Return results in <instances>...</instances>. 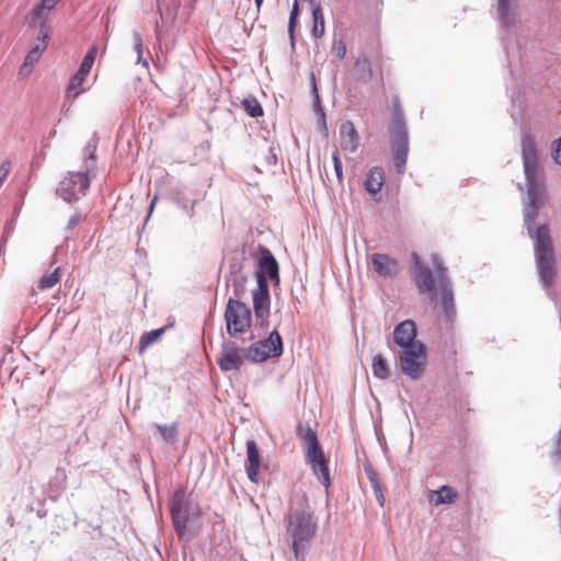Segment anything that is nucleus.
<instances>
[{
	"label": "nucleus",
	"instance_id": "f257e3e1",
	"mask_svg": "<svg viewBox=\"0 0 561 561\" xmlns=\"http://www.w3.org/2000/svg\"><path fill=\"white\" fill-rule=\"evenodd\" d=\"M538 206L528 204L524 207V222L534 244V257L539 282L546 294L556 298L558 280L557 259L550 228L547 224L536 226Z\"/></svg>",
	"mask_w": 561,
	"mask_h": 561
},
{
	"label": "nucleus",
	"instance_id": "f03ea898",
	"mask_svg": "<svg viewBox=\"0 0 561 561\" xmlns=\"http://www.w3.org/2000/svg\"><path fill=\"white\" fill-rule=\"evenodd\" d=\"M414 261V282L421 294H427L431 301L440 299L442 308L448 319L455 316L454 294L447 277L446 268L437 254L432 255V264L436 271V278L432 271L421 264L416 253L412 254Z\"/></svg>",
	"mask_w": 561,
	"mask_h": 561
},
{
	"label": "nucleus",
	"instance_id": "7ed1b4c3",
	"mask_svg": "<svg viewBox=\"0 0 561 561\" xmlns=\"http://www.w3.org/2000/svg\"><path fill=\"white\" fill-rule=\"evenodd\" d=\"M520 146L528 204L541 207L547 202V193L543 183L539 180L540 156L535 137L530 134L523 135Z\"/></svg>",
	"mask_w": 561,
	"mask_h": 561
},
{
	"label": "nucleus",
	"instance_id": "20e7f679",
	"mask_svg": "<svg viewBox=\"0 0 561 561\" xmlns=\"http://www.w3.org/2000/svg\"><path fill=\"white\" fill-rule=\"evenodd\" d=\"M318 529L317 519L307 510L297 511L288 515L286 536L290 540L295 558L305 561L306 553Z\"/></svg>",
	"mask_w": 561,
	"mask_h": 561
},
{
	"label": "nucleus",
	"instance_id": "39448f33",
	"mask_svg": "<svg viewBox=\"0 0 561 561\" xmlns=\"http://www.w3.org/2000/svg\"><path fill=\"white\" fill-rule=\"evenodd\" d=\"M427 359L426 347L422 342H416L411 347L402 348L399 352L401 370L412 380L420 379L425 370Z\"/></svg>",
	"mask_w": 561,
	"mask_h": 561
},
{
	"label": "nucleus",
	"instance_id": "423d86ee",
	"mask_svg": "<svg viewBox=\"0 0 561 561\" xmlns=\"http://www.w3.org/2000/svg\"><path fill=\"white\" fill-rule=\"evenodd\" d=\"M227 332L230 336L245 333L251 327V310L240 300L229 299L225 310Z\"/></svg>",
	"mask_w": 561,
	"mask_h": 561
},
{
	"label": "nucleus",
	"instance_id": "0eeeda50",
	"mask_svg": "<svg viewBox=\"0 0 561 561\" xmlns=\"http://www.w3.org/2000/svg\"><path fill=\"white\" fill-rule=\"evenodd\" d=\"M283 354V340L277 330H273L266 340H260L249 346L245 358L253 363H262Z\"/></svg>",
	"mask_w": 561,
	"mask_h": 561
},
{
	"label": "nucleus",
	"instance_id": "6e6552de",
	"mask_svg": "<svg viewBox=\"0 0 561 561\" xmlns=\"http://www.w3.org/2000/svg\"><path fill=\"white\" fill-rule=\"evenodd\" d=\"M89 185L90 178L87 172H69L60 182L58 193L66 202L70 203L81 198Z\"/></svg>",
	"mask_w": 561,
	"mask_h": 561
},
{
	"label": "nucleus",
	"instance_id": "1a4fd4ad",
	"mask_svg": "<svg viewBox=\"0 0 561 561\" xmlns=\"http://www.w3.org/2000/svg\"><path fill=\"white\" fill-rule=\"evenodd\" d=\"M393 162L397 171L403 173L408 156V134L401 119H396L390 128Z\"/></svg>",
	"mask_w": 561,
	"mask_h": 561
},
{
	"label": "nucleus",
	"instance_id": "9d476101",
	"mask_svg": "<svg viewBox=\"0 0 561 561\" xmlns=\"http://www.w3.org/2000/svg\"><path fill=\"white\" fill-rule=\"evenodd\" d=\"M245 353L234 343L229 342L222 345L217 358V365L222 371L239 370L243 365Z\"/></svg>",
	"mask_w": 561,
	"mask_h": 561
},
{
	"label": "nucleus",
	"instance_id": "9b49d317",
	"mask_svg": "<svg viewBox=\"0 0 561 561\" xmlns=\"http://www.w3.org/2000/svg\"><path fill=\"white\" fill-rule=\"evenodd\" d=\"M171 514L174 528L178 535L182 537L188 520V503L186 501L185 491L179 490L174 493L171 504Z\"/></svg>",
	"mask_w": 561,
	"mask_h": 561
},
{
	"label": "nucleus",
	"instance_id": "f8f14e48",
	"mask_svg": "<svg viewBox=\"0 0 561 561\" xmlns=\"http://www.w3.org/2000/svg\"><path fill=\"white\" fill-rule=\"evenodd\" d=\"M254 313L257 319L265 320L270 314V291L267 280L263 276L257 279V286L252 293Z\"/></svg>",
	"mask_w": 561,
	"mask_h": 561
},
{
	"label": "nucleus",
	"instance_id": "ddd939ff",
	"mask_svg": "<svg viewBox=\"0 0 561 561\" xmlns=\"http://www.w3.org/2000/svg\"><path fill=\"white\" fill-rule=\"evenodd\" d=\"M416 323L413 320H403L394 327L393 342L401 350L416 344Z\"/></svg>",
	"mask_w": 561,
	"mask_h": 561
},
{
	"label": "nucleus",
	"instance_id": "4468645a",
	"mask_svg": "<svg viewBox=\"0 0 561 561\" xmlns=\"http://www.w3.org/2000/svg\"><path fill=\"white\" fill-rule=\"evenodd\" d=\"M47 38H48V32L39 31L38 37H37V43L27 53V55L24 59V62L20 68V76L26 77L32 72L34 65L37 64L42 54L47 48Z\"/></svg>",
	"mask_w": 561,
	"mask_h": 561
},
{
	"label": "nucleus",
	"instance_id": "2eb2a0df",
	"mask_svg": "<svg viewBox=\"0 0 561 561\" xmlns=\"http://www.w3.org/2000/svg\"><path fill=\"white\" fill-rule=\"evenodd\" d=\"M371 264L375 272L385 278L394 277L399 272L398 261L383 253H374L371 255Z\"/></svg>",
	"mask_w": 561,
	"mask_h": 561
},
{
	"label": "nucleus",
	"instance_id": "dca6fc26",
	"mask_svg": "<svg viewBox=\"0 0 561 561\" xmlns=\"http://www.w3.org/2000/svg\"><path fill=\"white\" fill-rule=\"evenodd\" d=\"M297 433L307 456H323L317 432L313 428L309 425L300 424Z\"/></svg>",
	"mask_w": 561,
	"mask_h": 561
},
{
	"label": "nucleus",
	"instance_id": "f3484780",
	"mask_svg": "<svg viewBox=\"0 0 561 561\" xmlns=\"http://www.w3.org/2000/svg\"><path fill=\"white\" fill-rule=\"evenodd\" d=\"M263 276L264 280L270 278L275 284L279 283V266L276 259L273 256L271 252H266L260 262H259V271L256 273V280Z\"/></svg>",
	"mask_w": 561,
	"mask_h": 561
},
{
	"label": "nucleus",
	"instance_id": "a211bd4d",
	"mask_svg": "<svg viewBox=\"0 0 561 561\" xmlns=\"http://www.w3.org/2000/svg\"><path fill=\"white\" fill-rule=\"evenodd\" d=\"M358 133L354 124L345 121L340 126V146L343 150L355 152L358 148Z\"/></svg>",
	"mask_w": 561,
	"mask_h": 561
},
{
	"label": "nucleus",
	"instance_id": "6ab92c4d",
	"mask_svg": "<svg viewBox=\"0 0 561 561\" xmlns=\"http://www.w3.org/2000/svg\"><path fill=\"white\" fill-rule=\"evenodd\" d=\"M248 277L240 267L230 272L227 278V287L232 289L233 297L229 299L240 300L247 294Z\"/></svg>",
	"mask_w": 561,
	"mask_h": 561
},
{
	"label": "nucleus",
	"instance_id": "aec40b11",
	"mask_svg": "<svg viewBox=\"0 0 561 561\" xmlns=\"http://www.w3.org/2000/svg\"><path fill=\"white\" fill-rule=\"evenodd\" d=\"M385 183V172L381 168H371L364 182V187L368 194L376 196L382 188Z\"/></svg>",
	"mask_w": 561,
	"mask_h": 561
},
{
	"label": "nucleus",
	"instance_id": "412c9836",
	"mask_svg": "<svg viewBox=\"0 0 561 561\" xmlns=\"http://www.w3.org/2000/svg\"><path fill=\"white\" fill-rule=\"evenodd\" d=\"M245 469L248 478L257 484L264 480L265 473L268 471V465L263 462L262 458H248Z\"/></svg>",
	"mask_w": 561,
	"mask_h": 561
},
{
	"label": "nucleus",
	"instance_id": "4be33fe9",
	"mask_svg": "<svg viewBox=\"0 0 561 561\" xmlns=\"http://www.w3.org/2000/svg\"><path fill=\"white\" fill-rule=\"evenodd\" d=\"M458 499V493L448 485H443L437 491H430L428 501L435 506L454 503Z\"/></svg>",
	"mask_w": 561,
	"mask_h": 561
},
{
	"label": "nucleus",
	"instance_id": "5701e85b",
	"mask_svg": "<svg viewBox=\"0 0 561 561\" xmlns=\"http://www.w3.org/2000/svg\"><path fill=\"white\" fill-rule=\"evenodd\" d=\"M51 12H49L46 8L42 7L41 3H37L27 14L26 21L30 27L39 28V31H44L45 24L49 18Z\"/></svg>",
	"mask_w": 561,
	"mask_h": 561
},
{
	"label": "nucleus",
	"instance_id": "b1692460",
	"mask_svg": "<svg viewBox=\"0 0 561 561\" xmlns=\"http://www.w3.org/2000/svg\"><path fill=\"white\" fill-rule=\"evenodd\" d=\"M354 76L357 81L368 82L373 78L370 60L366 54H362L354 62Z\"/></svg>",
	"mask_w": 561,
	"mask_h": 561
},
{
	"label": "nucleus",
	"instance_id": "393cba45",
	"mask_svg": "<svg viewBox=\"0 0 561 561\" xmlns=\"http://www.w3.org/2000/svg\"><path fill=\"white\" fill-rule=\"evenodd\" d=\"M310 466L321 483L329 488L331 484L330 470L327 458H310Z\"/></svg>",
	"mask_w": 561,
	"mask_h": 561
},
{
	"label": "nucleus",
	"instance_id": "a878e982",
	"mask_svg": "<svg viewBox=\"0 0 561 561\" xmlns=\"http://www.w3.org/2000/svg\"><path fill=\"white\" fill-rule=\"evenodd\" d=\"M87 73H82L81 71H77L67 87V95L71 98H77L81 93L85 91L84 83L87 81Z\"/></svg>",
	"mask_w": 561,
	"mask_h": 561
},
{
	"label": "nucleus",
	"instance_id": "bb28decb",
	"mask_svg": "<svg viewBox=\"0 0 561 561\" xmlns=\"http://www.w3.org/2000/svg\"><path fill=\"white\" fill-rule=\"evenodd\" d=\"M312 20L313 26L311 28V33L313 37L321 38L324 35L325 26H324V16L321 5L313 4L312 7Z\"/></svg>",
	"mask_w": 561,
	"mask_h": 561
},
{
	"label": "nucleus",
	"instance_id": "cd10ccee",
	"mask_svg": "<svg viewBox=\"0 0 561 561\" xmlns=\"http://www.w3.org/2000/svg\"><path fill=\"white\" fill-rule=\"evenodd\" d=\"M61 279V268L56 267L54 271L45 272V274L39 278L37 283V288L39 290H47L53 288L57 283Z\"/></svg>",
	"mask_w": 561,
	"mask_h": 561
},
{
	"label": "nucleus",
	"instance_id": "c85d7f7f",
	"mask_svg": "<svg viewBox=\"0 0 561 561\" xmlns=\"http://www.w3.org/2000/svg\"><path fill=\"white\" fill-rule=\"evenodd\" d=\"M373 373L379 379H387L390 375L389 366L382 355L377 354L373 358Z\"/></svg>",
	"mask_w": 561,
	"mask_h": 561
},
{
	"label": "nucleus",
	"instance_id": "c756f323",
	"mask_svg": "<svg viewBox=\"0 0 561 561\" xmlns=\"http://www.w3.org/2000/svg\"><path fill=\"white\" fill-rule=\"evenodd\" d=\"M244 111L251 117H259L263 115V107L255 98H247L242 101Z\"/></svg>",
	"mask_w": 561,
	"mask_h": 561
},
{
	"label": "nucleus",
	"instance_id": "7c9ffc66",
	"mask_svg": "<svg viewBox=\"0 0 561 561\" xmlns=\"http://www.w3.org/2000/svg\"><path fill=\"white\" fill-rule=\"evenodd\" d=\"M156 428L158 433L164 438L168 443L175 442L178 437V425L176 424H169V425H156Z\"/></svg>",
	"mask_w": 561,
	"mask_h": 561
},
{
	"label": "nucleus",
	"instance_id": "2f4dec72",
	"mask_svg": "<svg viewBox=\"0 0 561 561\" xmlns=\"http://www.w3.org/2000/svg\"><path fill=\"white\" fill-rule=\"evenodd\" d=\"M96 54H98V47L96 45H93L89 48L88 53L85 54L78 71H81L82 73H87L89 75L93 64H94V60H95V57H96Z\"/></svg>",
	"mask_w": 561,
	"mask_h": 561
},
{
	"label": "nucleus",
	"instance_id": "473e14b6",
	"mask_svg": "<svg viewBox=\"0 0 561 561\" xmlns=\"http://www.w3.org/2000/svg\"><path fill=\"white\" fill-rule=\"evenodd\" d=\"M165 329L164 328H160V329H156V330H152L148 333H145L141 337H140V351H144L145 348H147L149 345H151L152 343H154L156 341H158L162 334L164 333Z\"/></svg>",
	"mask_w": 561,
	"mask_h": 561
},
{
	"label": "nucleus",
	"instance_id": "72a5a7b5",
	"mask_svg": "<svg viewBox=\"0 0 561 561\" xmlns=\"http://www.w3.org/2000/svg\"><path fill=\"white\" fill-rule=\"evenodd\" d=\"M298 15H299V2H298V0H294L293 7L290 10V14H289V21H288V33H289V37L293 43L295 41V30L297 26Z\"/></svg>",
	"mask_w": 561,
	"mask_h": 561
},
{
	"label": "nucleus",
	"instance_id": "f704fd0d",
	"mask_svg": "<svg viewBox=\"0 0 561 561\" xmlns=\"http://www.w3.org/2000/svg\"><path fill=\"white\" fill-rule=\"evenodd\" d=\"M497 11L504 23L511 24L513 22L511 0H497Z\"/></svg>",
	"mask_w": 561,
	"mask_h": 561
},
{
	"label": "nucleus",
	"instance_id": "c9c22d12",
	"mask_svg": "<svg viewBox=\"0 0 561 561\" xmlns=\"http://www.w3.org/2000/svg\"><path fill=\"white\" fill-rule=\"evenodd\" d=\"M332 53L337 59H344L347 53L346 44L344 43V41L340 39L337 42H334L332 46Z\"/></svg>",
	"mask_w": 561,
	"mask_h": 561
},
{
	"label": "nucleus",
	"instance_id": "e433bc0d",
	"mask_svg": "<svg viewBox=\"0 0 561 561\" xmlns=\"http://www.w3.org/2000/svg\"><path fill=\"white\" fill-rule=\"evenodd\" d=\"M364 469L367 474L368 480L370 481V484L374 485L379 482L378 473L373 468L371 463L369 461H366L364 463Z\"/></svg>",
	"mask_w": 561,
	"mask_h": 561
},
{
	"label": "nucleus",
	"instance_id": "4c0bfd02",
	"mask_svg": "<svg viewBox=\"0 0 561 561\" xmlns=\"http://www.w3.org/2000/svg\"><path fill=\"white\" fill-rule=\"evenodd\" d=\"M332 158H333V163H334V170H335L336 178L341 182L342 179H343V167H342V162H341L340 157H339V152L335 151L333 153Z\"/></svg>",
	"mask_w": 561,
	"mask_h": 561
},
{
	"label": "nucleus",
	"instance_id": "58836bf2",
	"mask_svg": "<svg viewBox=\"0 0 561 561\" xmlns=\"http://www.w3.org/2000/svg\"><path fill=\"white\" fill-rule=\"evenodd\" d=\"M133 39H134V48L137 53V58L139 60L142 55V39H141L140 34L137 31H135L133 33Z\"/></svg>",
	"mask_w": 561,
	"mask_h": 561
},
{
	"label": "nucleus",
	"instance_id": "ea45409f",
	"mask_svg": "<svg viewBox=\"0 0 561 561\" xmlns=\"http://www.w3.org/2000/svg\"><path fill=\"white\" fill-rule=\"evenodd\" d=\"M552 156L559 165H561V137L552 144Z\"/></svg>",
	"mask_w": 561,
	"mask_h": 561
},
{
	"label": "nucleus",
	"instance_id": "a19ab883",
	"mask_svg": "<svg viewBox=\"0 0 561 561\" xmlns=\"http://www.w3.org/2000/svg\"><path fill=\"white\" fill-rule=\"evenodd\" d=\"M378 504L382 507L385 505V495L380 483L371 485Z\"/></svg>",
	"mask_w": 561,
	"mask_h": 561
},
{
	"label": "nucleus",
	"instance_id": "79ce46f5",
	"mask_svg": "<svg viewBox=\"0 0 561 561\" xmlns=\"http://www.w3.org/2000/svg\"><path fill=\"white\" fill-rule=\"evenodd\" d=\"M247 451H248L247 456H260L257 447H256V444H255L254 440H248V443H247Z\"/></svg>",
	"mask_w": 561,
	"mask_h": 561
},
{
	"label": "nucleus",
	"instance_id": "37998d69",
	"mask_svg": "<svg viewBox=\"0 0 561 561\" xmlns=\"http://www.w3.org/2000/svg\"><path fill=\"white\" fill-rule=\"evenodd\" d=\"M61 0H42L39 3L42 7L46 8L49 12H51L58 2Z\"/></svg>",
	"mask_w": 561,
	"mask_h": 561
},
{
	"label": "nucleus",
	"instance_id": "c03bdc74",
	"mask_svg": "<svg viewBox=\"0 0 561 561\" xmlns=\"http://www.w3.org/2000/svg\"><path fill=\"white\" fill-rule=\"evenodd\" d=\"M81 221V215L79 214H76L73 216L70 217L69 219V226L70 227H75L76 225H78L79 222Z\"/></svg>",
	"mask_w": 561,
	"mask_h": 561
},
{
	"label": "nucleus",
	"instance_id": "a18cd8bd",
	"mask_svg": "<svg viewBox=\"0 0 561 561\" xmlns=\"http://www.w3.org/2000/svg\"><path fill=\"white\" fill-rule=\"evenodd\" d=\"M257 11L261 9L264 0H254Z\"/></svg>",
	"mask_w": 561,
	"mask_h": 561
},
{
	"label": "nucleus",
	"instance_id": "49530a36",
	"mask_svg": "<svg viewBox=\"0 0 561 561\" xmlns=\"http://www.w3.org/2000/svg\"><path fill=\"white\" fill-rule=\"evenodd\" d=\"M312 81H313V89L317 90V87H316V78L314 76L312 75Z\"/></svg>",
	"mask_w": 561,
	"mask_h": 561
},
{
	"label": "nucleus",
	"instance_id": "de8ad7c7",
	"mask_svg": "<svg viewBox=\"0 0 561 561\" xmlns=\"http://www.w3.org/2000/svg\"><path fill=\"white\" fill-rule=\"evenodd\" d=\"M154 202H156V198H154V199L152 201V203L150 204V208H152V207H153Z\"/></svg>",
	"mask_w": 561,
	"mask_h": 561
}]
</instances>
